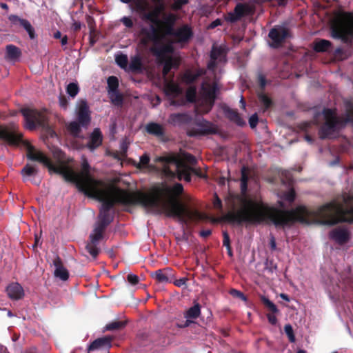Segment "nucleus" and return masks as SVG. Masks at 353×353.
Wrapping results in <instances>:
<instances>
[{
	"mask_svg": "<svg viewBox=\"0 0 353 353\" xmlns=\"http://www.w3.org/2000/svg\"><path fill=\"white\" fill-rule=\"evenodd\" d=\"M249 8L247 6L239 3L234 8V16L229 22H234L235 20L240 19L242 17L248 13Z\"/></svg>",
	"mask_w": 353,
	"mask_h": 353,
	"instance_id": "obj_28",
	"label": "nucleus"
},
{
	"mask_svg": "<svg viewBox=\"0 0 353 353\" xmlns=\"http://www.w3.org/2000/svg\"><path fill=\"white\" fill-rule=\"evenodd\" d=\"M203 100L201 102L202 111L203 113H208L214 106L216 99V92L218 90L216 83L208 88H203Z\"/></svg>",
	"mask_w": 353,
	"mask_h": 353,
	"instance_id": "obj_14",
	"label": "nucleus"
},
{
	"mask_svg": "<svg viewBox=\"0 0 353 353\" xmlns=\"http://www.w3.org/2000/svg\"><path fill=\"white\" fill-rule=\"evenodd\" d=\"M327 22H353V15L349 13L343 12L340 14V19H331Z\"/></svg>",
	"mask_w": 353,
	"mask_h": 353,
	"instance_id": "obj_44",
	"label": "nucleus"
},
{
	"mask_svg": "<svg viewBox=\"0 0 353 353\" xmlns=\"http://www.w3.org/2000/svg\"><path fill=\"white\" fill-rule=\"evenodd\" d=\"M141 61L139 57H134L130 63V68L132 71H138L141 68Z\"/></svg>",
	"mask_w": 353,
	"mask_h": 353,
	"instance_id": "obj_49",
	"label": "nucleus"
},
{
	"mask_svg": "<svg viewBox=\"0 0 353 353\" xmlns=\"http://www.w3.org/2000/svg\"><path fill=\"white\" fill-rule=\"evenodd\" d=\"M188 279L186 277H183L179 279H176L174 281H173V283L177 286V287H182L185 286L186 288V283L188 281Z\"/></svg>",
	"mask_w": 353,
	"mask_h": 353,
	"instance_id": "obj_60",
	"label": "nucleus"
},
{
	"mask_svg": "<svg viewBox=\"0 0 353 353\" xmlns=\"http://www.w3.org/2000/svg\"><path fill=\"white\" fill-rule=\"evenodd\" d=\"M223 246H225V247L230 246V239L229 234H228V232L226 231L223 232Z\"/></svg>",
	"mask_w": 353,
	"mask_h": 353,
	"instance_id": "obj_63",
	"label": "nucleus"
},
{
	"mask_svg": "<svg viewBox=\"0 0 353 353\" xmlns=\"http://www.w3.org/2000/svg\"><path fill=\"white\" fill-rule=\"evenodd\" d=\"M322 113L325 121L319 130V138L322 140L331 139L345 126V117H338L335 109L324 108Z\"/></svg>",
	"mask_w": 353,
	"mask_h": 353,
	"instance_id": "obj_8",
	"label": "nucleus"
},
{
	"mask_svg": "<svg viewBox=\"0 0 353 353\" xmlns=\"http://www.w3.org/2000/svg\"><path fill=\"white\" fill-rule=\"evenodd\" d=\"M230 294L232 296L239 298V299H241L243 301H245L246 300V296L244 295V294L243 292H241V291L237 290L236 289L230 290Z\"/></svg>",
	"mask_w": 353,
	"mask_h": 353,
	"instance_id": "obj_57",
	"label": "nucleus"
},
{
	"mask_svg": "<svg viewBox=\"0 0 353 353\" xmlns=\"http://www.w3.org/2000/svg\"><path fill=\"white\" fill-rule=\"evenodd\" d=\"M53 264L55 267L54 274L55 277L65 281L69 278V272L68 270L64 268L62 261L59 256H57L54 261Z\"/></svg>",
	"mask_w": 353,
	"mask_h": 353,
	"instance_id": "obj_20",
	"label": "nucleus"
},
{
	"mask_svg": "<svg viewBox=\"0 0 353 353\" xmlns=\"http://www.w3.org/2000/svg\"><path fill=\"white\" fill-rule=\"evenodd\" d=\"M21 52L20 49L14 45H8L6 46V56L10 60H16L20 57Z\"/></svg>",
	"mask_w": 353,
	"mask_h": 353,
	"instance_id": "obj_29",
	"label": "nucleus"
},
{
	"mask_svg": "<svg viewBox=\"0 0 353 353\" xmlns=\"http://www.w3.org/2000/svg\"><path fill=\"white\" fill-rule=\"evenodd\" d=\"M114 217V212H109L99 210L98 221L108 226L113 221Z\"/></svg>",
	"mask_w": 353,
	"mask_h": 353,
	"instance_id": "obj_31",
	"label": "nucleus"
},
{
	"mask_svg": "<svg viewBox=\"0 0 353 353\" xmlns=\"http://www.w3.org/2000/svg\"><path fill=\"white\" fill-rule=\"evenodd\" d=\"M190 120V117L186 113H173L170 115L168 122L176 125L188 123Z\"/></svg>",
	"mask_w": 353,
	"mask_h": 353,
	"instance_id": "obj_21",
	"label": "nucleus"
},
{
	"mask_svg": "<svg viewBox=\"0 0 353 353\" xmlns=\"http://www.w3.org/2000/svg\"><path fill=\"white\" fill-rule=\"evenodd\" d=\"M23 26V28L28 32L30 39H33L35 38V33L34 28L31 23H20Z\"/></svg>",
	"mask_w": 353,
	"mask_h": 353,
	"instance_id": "obj_51",
	"label": "nucleus"
},
{
	"mask_svg": "<svg viewBox=\"0 0 353 353\" xmlns=\"http://www.w3.org/2000/svg\"><path fill=\"white\" fill-rule=\"evenodd\" d=\"M184 159L188 163L192 165H194L197 163L196 157L194 155L189 153H186L184 154Z\"/></svg>",
	"mask_w": 353,
	"mask_h": 353,
	"instance_id": "obj_56",
	"label": "nucleus"
},
{
	"mask_svg": "<svg viewBox=\"0 0 353 353\" xmlns=\"http://www.w3.org/2000/svg\"><path fill=\"white\" fill-rule=\"evenodd\" d=\"M170 276L171 272L168 269L158 270L152 274V277L161 283H172Z\"/></svg>",
	"mask_w": 353,
	"mask_h": 353,
	"instance_id": "obj_23",
	"label": "nucleus"
},
{
	"mask_svg": "<svg viewBox=\"0 0 353 353\" xmlns=\"http://www.w3.org/2000/svg\"><path fill=\"white\" fill-rule=\"evenodd\" d=\"M259 121L258 115L256 113L252 114L249 119V124L251 128H256Z\"/></svg>",
	"mask_w": 353,
	"mask_h": 353,
	"instance_id": "obj_58",
	"label": "nucleus"
},
{
	"mask_svg": "<svg viewBox=\"0 0 353 353\" xmlns=\"http://www.w3.org/2000/svg\"><path fill=\"white\" fill-rule=\"evenodd\" d=\"M83 194L102 203L99 210L109 212L117 203L123 205H140L143 207V197L145 196L143 192H130L105 182Z\"/></svg>",
	"mask_w": 353,
	"mask_h": 353,
	"instance_id": "obj_2",
	"label": "nucleus"
},
{
	"mask_svg": "<svg viewBox=\"0 0 353 353\" xmlns=\"http://www.w3.org/2000/svg\"><path fill=\"white\" fill-rule=\"evenodd\" d=\"M201 74V73L199 71L192 72L191 70H187L183 74L182 79L186 84H191L196 81Z\"/></svg>",
	"mask_w": 353,
	"mask_h": 353,
	"instance_id": "obj_32",
	"label": "nucleus"
},
{
	"mask_svg": "<svg viewBox=\"0 0 353 353\" xmlns=\"http://www.w3.org/2000/svg\"><path fill=\"white\" fill-rule=\"evenodd\" d=\"M284 331H285L286 335L288 336L289 341L291 343H294L296 339H295L294 330H293L292 325L290 324H286L284 326Z\"/></svg>",
	"mask_w": 353,
	"mask_h": 353,
	"instance_id": "obj_47",
	"label": "nucleus"
},
{
	"mask_svg": "<svg viewBox=\"0 0 353 353\" xmlns=\"http://www.w3.org/2000/svg\"><path fill=\"white\" fill-rule=\"evenodd\" d=\"M275 314H270V313H268L267 314V318H268V320L269 321V323L272 325H276V323H277V318L276 317V316L274 315Z\"/></svg>",
	"mask_w": 353,
	"mask_h": 353,
	"instance_id": "obj_64",
	"label": "nucleus"
},
{
	"mask_svg": "<svg viewBox=\"0 0 353 353\" xmlns=\"http://www.w3.org/2000/svg\"><path fill=\"white\" fill-rule=\"evenodd\" d=\"M103 237V234H101L93 232V233L90 234L89 236L90 242L98 244L99 241L101 240Z\"/></svg>",
	"mask_w": 353,
	"mask_h": 353,
	"instance_id": "obj_54",
	"label": "nucleus"
},
{
	"mask_svg": "<svg viewBox=\"0 0 353 353\" xmlns=\"http://www.w3.org/2000/svg\"><path fill=\"white\" fill-rule=\"evenodd\" d=\"M93 24L90 26V43L92 46L97 43L99 37V32L95 30Z\"/></svg>",
	"mask_w": 353,
	"mask_h": 353,
	"instance_id": "obj_42",
	"label": "nucleus"
},
{
	"mask_svg": "<svg viewBox=\"0 0 353 353\" xmlns=\"http://www.w3.org/2000/svg\"><path fill=\"white\" fill-rule=\"evenodd\" d=\"M107 227H108V225H106L105 224H103L97 221L93 232H96V233L101 234H103V232L105 230Z\"/></svg>",
	"mask_w": 353,
	"mask_h": 353,
	"instance_id": "obj_53",
	"label": "nucleus"
},
{
	"mask_svg": "<svg viewBox=\"0 0 353 353\" xmlns=\"http://www.w3.org/2000/svg\"><path fill=\"white\" fill-rule=\"evenodd\" d=\"M149 43L152 44L150 51L157 58L158 63L163 65L162 74L164 77L168 75L172 68L178 69L180 60L170 56L174 52V46H171L170 43L161 44L157 41Z\"/></svg>",
	"mask_w": 353,
	"mask_h": 353,
	"instance_id": "obj_7",
	"label": "nucleus"
},
{
	"mask_svg": "<svg viewBox=\"0 0 353 353\" xmlns=\"http://www.w3.org/2000/svg\"><path fill=\"white\" fill-rule=\"evenodd\" d=\"M111 347V340L108 337H102L95 339L88 347V353L92 351L105 350H108Z\"/></svg>",
	"mask_w": 353,
	"mask_h": 353,
	"instance_id": "obj_19",
	"label": "nucleus"
},
{
	"mask_svg": "<svg viewBox=\"0 0 353 353\" xmlns=\"http://www.w3.org/2000/svg\"><path fill=\"white\" fill-rule=\"evenodd\" d=\"M226 56V52L225 50L219 46L216 47L213 46L212 50L210 52V59L213 61H216L219 59L221 61L222 59H225Z\"/></svg>",
	"mask_w": 353,
	"mask_h": 353,
	"instance_id": "obj_30",
	"label": "nucleus"
},
{
	"mask_svg": "<svg viewBox=\"0 0 353 353\" xmlns=\"http://www.w3.org/2000/svg\"><path fill=\"white\" fill-rule=\"evenodd\" d=\"M6 292L12 300H19L24 296V290L23 287L19 283H12L6 288Z\"/></svg>",
	"mask_w": 353,
	"mask_h": 353,
	"instance_id": "obj_18",
	"label": "nucleus"
},
{
	"mask_svg": "<svg viewBox=\"0 0 353 353\" xmlns=\"http://www.w3.org/2000/svg\"><path fill=\"white\" fill-rule=\"evenodd\" d=\"M199 128L191 130L188 134L190 137H194L198 135H208L214 134L216 133V130L214 127L213 124L205 119L197 123Z\"/></svg>",
	"mask_w": 353,
	"mask_h": 353,
	"instance_id": "obj_15",
	"label": "nucleus"
},
{
	"mask_svg": "<svg viewBox=\"0 0 353 353\" xmlns=\"http://www.w3.org/2000/svg\"><path fill=\"white\" fill-rule=\"evenodd\" d=\"M61 168H65L63 173H60L63 179L68 182L75 183L78 190L85 193L92 188H96L97 186L105 183L103 180L94 179L90 173V165L87 161H84L82 163V170L80 173H76L69 166L61 163Z\"/></svg>",
	"mask_w": 353,
	"mask_h": 353,
	"instance_id": "obj_5",
	"label": "nucleus"
},
{
	"mask_svg": "<svg viewBox=\"0 0 353 353\" xmlns=\"http://www.w3.org/2000/svg\"><path fill=\"white\" fill-rule=\"evenodd\" d=\"M167 90L174 97H177L182 93V89L175 83H170L167 86Z\"/></svg>",
	"mask_w": 353,
	"mask_h": 353,
	"instance_id": "obj_46",
	"label": "nucleus"
},
{
	"mask_svg": "<svg viewBox=\"0 0 353 353\" xmlns=\"http://www.w3.org/2000/svg\"><path fill=\"white\" fill-rule=\"evenodd\" d=\"M116 63L121 68H125L128 65V59L127 55L120 54L115 57Z\"/></svg>",
	"mask_w": 353,
	"mask_h": 353,
	"instance_id": "obj_43",
	"label": "nucleus"
},
{
	"mask_svg": "<svg viewBox=\"0 0 353 353\" xmlns=\"http://www.w3.org/2000/svg\"><path fill=\"white\" fill-rule=\"evenodd\" d=\"M261 301L264 305V306L272 313L276 314L279 312V310L276 305L272 302L268 298L265 296H261Z\"/></svg>",
	"mask_w": 353,
	"mask_h": 353,
	"instance_id": "obj_37",
	"label": "nucleus"
},
{
	"mask_svg": "<svg viewBox=\"0 0 353 353\" xmlns=\"http://www.w3.org/2000/svg\"><path fill=\"white\" fill-rule=\"evenodd\" d=\"M342 222L353 223V205L349 208L342 205Z\"/></svg>",
	"mask_w": 353,
	"mask_h": 353,
	"instance_id": "obj_35",
	"label": "nucleus"
},
{
	"mask_svg": "<svg viewBox=\"0 0 353 353\" xmlns=\"http://www.w3.org/2000/svg\"><path fill=\"white\" fill-rule=\"evenodd\" d=\"M188 3V0H175L171 8L174 11L181 10L183 6Z\"/></svg>",
	"mask_w": 353,
	"mask_h": 353,
	"instance_id": "obj_50",
	"label": "nucleus"
},
{
	"mask_svg": "<svg viewBox=\"0 0 353 353\" xmlns=\"http://www.w3.org/2000/svg\"><path fill=\"white\" fill-rule=\"evenodd\" d=\"M85 250L92 256L93 259H96L99 253V249L97 247V244L88 242L85 245Z\"/></svg>",
	"mask_w": 353,
	"mask_h": 353,
	"instance_id": "obj_39",
	"label": "nucleus"
},
{
	"mask_svg": "<svg viewBox=\"0 0 353 353\" xmlns=\"http://www.w3.org/2000/svg\"><path fill=\"white\" fill-rule=\"evenodd\" d=\"M126 325V321H115L108 323L105 326V330L107 331L121 330L123 329Z\"/></svg>",
	"mask_w": 353,
	"mask_h": 353,
	"instance_id": "obj_34",
	"label": "nucleus"
},
{
	"mask_svg": "<svg viewBox=\"0 0 353 353\" xmlns=\"http://www.w3.org/2000/svg\"><path fill=\"white\" fill-rule=\"evenodd\" d=\"M268 37L272 40L270 46L277 48L286 39L291 37V33L288 28L277 25L270 30Z\"/></svg>",
	"mask_w": 353,
	"mask_h": 353,
	"instance_id": "obj_11",
	"label": "nucleus"
},
{
	"mask_svg": "<svg viewBox=\"0 0 353 353\" xmlns=\"http://www.w3.org/2000/svg\"><path fill=\"white\" fill-rule=\"evenodd\" d=\"M110 95V99L112 103L115 105H121L123 103V97L117 91L116 92H111L109 94Z\"/></svg>",
	"mask_w": 353,
	"mask_h": 353,
	"instance_id": "obj_45",
	"label": "nucleus"
},
{
	"mask_svg": "<svg viewBox=\"0 0 353 353\" xmlns=\"http://www.w3.org/2000/svg\"><path fill=\"white\" fill-rule=\"evenodd\" d=\"M259 99L263 104L265 110L269 109L272 105V99L264 93L259 94Z\"/></svg>",
	"mask_w": 353,
	"mask_h": 353,
	"instance_id": "obj_41",
	"label": "nucleus"
},
{
	"mask_svg": "<svg viewBox=\"0 0 353 353\" xmlns=\"http://www.w3.org/2000/svg\"><path fill=\"white\" fill-rule=\"evenodd\" d=\"M59 101L60 106L63 109L66 110L68 108V101L66 97L61 94L59 97Z\"/></svg>",
	"mask_w": 353,
	"mask_h": 353,
	"instance_id": "obj_59",
	"label": "nucleus"
},
{
	"mask_svg": "<svg viewBox=\"0 0 353 353\" xmlns=\"http://www.w3.org/2000/svg\"><path fill=\"white\" fill-rule=\"evenodd\" d=\"M185 99L189 103H195L196 101V88L195 86L189 87L185 92Z\"/></svg>",
	"mask_w": 353,
	"mask_h": 353,
	"instance_id": "obj_38",
	"label": "nucleus"
},
{
	"mask_svg": "<svg viewBox=\"0 0 353 353\" xmlns=\"http://www.w3.org/2000/svg\"><path fill=\"white\" fill-rule=\"evenodd\" d=\"M213 205H214V208H216L217 210L222 209V201L216 194H215V198L213 201Z\"/></svg>",
	"mask_w": 353,
	"mask_h": 353,
	"instance_id": "obj_62",
	"label": "nucleus"
},
{
	"mask_svg": "<svg viewBox=\"0 0 353 353\" xmlns=\"http://www.w3.org/2000/svg\"><path fill=\"white\" fill-rule=\"evenodd\" d=\"M149 24V27L142 28L140 31L141 43L144 45L157 41L161 44L170 43L174 46L175 42H186L192 37V30L187 26L175 30V23Z\"/></svg>",
	"mask_w": 353,
	"mask_h": 353,
	"instance_id": "obj_3",
	"label": "nucleus"
},
{
	"mask_svg": "<svg viewBox=\"0 0 353 353\" xmlns=\"http://www.w3.org/2000/svg\"><path fill=\"white\" fill-rule=\"evenodd\" d=\"M79 88L76 83H70L66 88L67 93L72 98L75 97L79 93Z\"/></svg>",
	"mask_w": 353,
	"mask_h": 353,
	"instance_id": "obj_40",
	"label": "nucleus"
},
{
	"mask_svg": "<svg viewBox=\"0 0 353 353\" xmlns=\"http://www.w3.org/2000/svg\"><path fill=\"white\" fill-rule=\"evenodd\" d=\"M21 112L24 117L26 127L28 129L33 130L37 126H46L47 118L43 112L30 108H23Z\"/></svg>",
	"mask_w": 353,
	"mask_h": 353,
	"instance_id": "obj_10",
	"label": "nucleus"
},
{
	"mask_svg": "<svg viewBox=\"0 0 353 353\" xmlns=\"http://www.w3.org/2000/svg\"><path fill=\"white\" fill-rule=\"evenodd\" d=\"M102 142L103 134L101 130L98 128H94L89 137V141L86 144V148H88L90 151L92 152L101 146Z\"/></svg>",
	"mask_w": 353,
	"mask_h": 353,
	"instance_id": "obj_17",
	"label": "nucleus"
},
{
	"mask_svg": "<svg viewBox=\"0 0 353 353\" xmlns=\"http://www.w3.org/2000/svg\"><path fill=\"white\" fill-rule=\"evenodd\" d=\"M145 130L148 134L159 137L163 136L165 134L163 126L154 122H150L148 123L145 126Z\"/></svg>",
	"mask_w": 353,
	"mask_h": 353,
	"instance_id": "obj_24",
	"label": "nucleus"
},
{
	"mask_svg": "<svg viewBox=\"0 0 353 353\" xmlns=\"http://www.w3.org/2000/svg\"><path fill=\"white\" fill-rule=\"evenodd\" d=\"M150 156L148 154L145 153L143 155H142L140 157V161L138 163V165H137V168L141 169L143 168L148 167V165L150 163Z\"/></svg>",
	"mask_w": 353,
	"mask_h": 353,
	"instance_id": "obj_48",
	"label": "nucleus"
},
{
	"mask_svg": "<svg viewBox=\"0 0 353 353\" xmlns=\"http://www.w3.org/2000/svg\"><path fill=\"white\" fill-rule=\"evenodd\" d=\"M330 238L339 245H344L350 240V234L347 229L336 228L330 232Z\"/></svg>",
	"mask_w": 353,
	"mask_h": 353,
	"instance_id": "obj_16",
	"label": "nucleus"
},
{
	"mask_svg": "<svg viewBox=\"0 0 353 353\" xmlns=\"http://www.w3.org/2000/svg\"><path fill=\"white\" fill-rule=\"evenodd\" d=\"M164 0H134V10L148 22H176V16H167Z\"/></svg>",
	"mask_w": 353,
	"mask_h": 353,
	"instance_id": "obj_4",
	"label": "nucleus"
},
{
	"mask_svg": "<svg viewBox=\"0 0 353 353\" xmlns=\"http://www.w3.org/2000/svg\"><path fill=\"white\" fill-rule=\"evenodd\" d=\"M22 134L18 133L13 128L0 124V140L10 145L17 146L22 142Z\"/></svg>",
	"mask_w": 353,
	"mask_h": 353,
	"instance_id": "obj_12",
	"label": "nucleus"
},
{
	"mask_svg": "<svg viewBox=\"0 0 353 353\" xmlns=\"http://www.w3.org/2000/svg\"><path fill=\"white\" fill-rule=\"evenodd\" d=\"M201 314V306L199 303H195L192 307H190L185 314L186 319H197Z\"/></svg>",
	"mask_w": 353,
	"mask_h": 353,
	"instance_id": "obj_33",
	"label": "nucleus"
},
{
	"mask_svg": "<svg viewBox=\"0 0 353 353\" xmlns=\"http://www.w3.org/2000/svg\"><path fill=\"white\" fill-rule=\"evenodd\" d=\"M296 198V193L294 189H291L284 194L285 200L290 203L293 202Z\"/></svg>",
	"mask_w": 353,
	"mask_h": 353,
	"instance_id": "obj_52",
	"label": "nucleus"
},
{
	"mask_svg": "<svg viewBox=\"0 0 353 353\" xmlns=\"http://www.w3.org/2000/svg\"><path fill=\"white\" fill-rule=\"evenodd\" d=\"M332 47V43L325 39H319L314 43V50L316 52H325L330 51Z\"/></svg>",
	"mask_w": 353,
	"mask_h": 353,
	"instance_id": "obj_25",
	"label": "nucleus"
},
{
	"mask_svg": "<svg viewBox=\"0 0 353 353\" xmlns=\"http://www.w3.org/2000/svg\"><path fill=\"white\" fill-rule=\"evenodd\" d=\"M26 149L27 158L31 161H37L43 164V165L48 168L50 172H52L59 174L60 173H63V170H65V168H61V164L54 165L47 156L42 152L37 150L34 146L28 143H26Z\"/></svg>",
	"mask_w": 353,
	"mask_h": 353,
	"instance_id": "obj_9",
	"label": "nucleus"
},
{
	"mask_svg": "<svg viewBox=\"0 0 353 353\" xmlns=\"http://www.w3.org/2000/svg\"><path fill=\"white\" fill-rule=\"evenodd\" d=\"M258 82H259V87L261 90H264L265 89V87L266 85V79L264 75L263 74H259V77H258Z\"/></svg>",
	"mask_w": 353,
	"mask_h": 353,
	"instance_id": "obj_61",
	"label": "nucleus"
},
{
	"mask_svg": "<svg viewBox=\"0 0 353 353\" xmlns=\"http://www.w3.org/2000/svg\"><path fill=\"white\" fill-rule=\"evenodd\" d=\"M108 92L109 94L111 92H116L118 91L119 79L115 76H110L108 78Z\"/></svg>",
	"mask_w": 353,
	"mask_h": 353,
	"instance_id": "obj_36",
	"label": "nucleus"
},
{
	"mask_svg": "<svg viewBox=\"0 0 353 353\" xmlns=\"http://www.w3.org/2000/svg\"><path fill=\"white\" fill-rule=\"evenodd\" d=\"M127 281L132 285H136L139 282V278L137 275L134 274H129L127 276Z\"/></svg>",
	"mask_w": 353,
	"mask_h": 353,
	"instance_id": "obj_55",
	"label": "nucleus"
},
{
	"mask_svg": "<svg viewBox=\"0 0 353 353\" xmlns=\"http://www.w3.org/2000/svg\"><path fill=\"white\" fill-rule=\"evenodd\" d=\"M225 117L231 121L235 123L239 126H243L245 124L244 120L241 118L239 113L234 109L226 108L224 109Z\"/></svg>",
	"mask_w": 353,
	"mask_h": 353,
	"instance_id": "obj_22",
	"label": "nucleus"
},
{
	"mask_svg": "<svg viewBox=\"0 0 353 353\" xmlns=\"http://www.w3.org/2000/svg\"><path fill=\"white\" fill-rule=\"evenodd\" d=\"M38 169L32 165L26 164L21 170V174L23 176V181L28 180V177L35 176L38 174Z\"/></svg>",
	"mask_w": 353,
	"mask_h": 353,
	"instance_id": "obj_26",
	"label": "nucleus"
},
{
	"mask_svg": "<svg viewBox=\"0 0 353 353\" xmlns=\"http://www.w3.org/2000/svg\"><path fill=\"white\" fill-rule=\"evenodd\" d=\"M183 192V187L179 183L172 187H157L152 194L144 192L143 208L157 214L164 213L168 217L177 218L183 224L205 219L204 214L196 209L190 210L181 202L179 196Z\"/></svg>",
	"mask_w": 353,
	"mask_h": 353,
	"instance_id": "obj_1",
	"label": "nucleus"
},
{
	"mask_svg": "<svg viewBox=\"0 0 353 353\" xmlns=\"http://www.w3.org/2000/svg\"><path fill=\"white\" fill-rule=\"evenodd\" d=\"M156 162L163 164L162 172L165 176L179 180L183 179L187 182L191 181L190 167L185 165L174 155L159 157L156 158Z\"/></svg>",
	"mask_w": 353,
	"mask_h": 353,
	"instance_id": "obj_6",
	"label": "nucleus"
},
{
	"mask_svg": "<svg viewBox=\"0 0 353 353\" xmlns=\"http://www.w3.org/2000/svg\"><path fill=\"white\" fill-rule=\"evenodd\" d=\"M77 121H78L83 128H88L91 122V112L86 100H80L76 109Z\"/></svg>",
	"mask_w": 353,
	"mask_h": 353,
	"instance_id": "obj_13",
	"label": "nucleus"
},
{
	"mask_svg": "<svg viewBox=\"0 0 353 353\" xmlns=\"http://www.w3.org/2000/svg\"><path fill=\"white\" fill-rule=\"evenodd\" d=\"M81 125L77 121H72L67 125V130L69 133L75 138H79L81 133Z\"/></svg>",
	"mask_w": 353,
	"mask_h": 353,
	"instance_id": "obj_27",
	"label": "nucleus"
}]
</instances>
